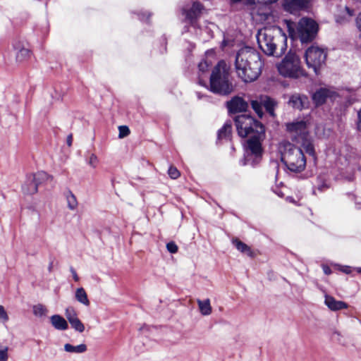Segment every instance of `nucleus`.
Here are the masks:
<instances>
[{
  "label": "nucleus",
  "mask_w": 361,
  "mask_h": 361,
  "mask_svg": "<svg viewBox=\"0 0 361 361\" xmlns=\"http://www.w3.org/2000/svg\"><path fill=\"white\" fill-rule=\"evenodd\" d=\"M355 25L358 31L361 33V12L355 18Z\"/></svg>",
  "instance_id": "obj_39"
},
{
  "label": "nucleus",
  "mask_w": 361,
  "mask_h": 361,
  "mask_svg": "<svg viewBox=\"0 0 361 361\" xmlns=\"http://www.w3.org/2000/svg\"><path fill=\"white\" fill-rule=\"evenodd\" d=\"M327 51L319 46L310 47L305 54L306 64L309 68H313L315 73L322 68L326 62Z\"/></svg>",
  "instance_id": "obj_9"
},
{
  "label": "nucleus",
  "mask_w": 361,
  "mask_h": 361,
  "mask_svg": "<svg viewBox=\"0 0 361 361\" xmlns=\"http://www.w3.org/2000/svg\"><path fill=\"white\" fill-rule=\"evenodd\" d=\"M215 27V25L210 23H207V25H204V28H200L201 33L200 34L202 35L203 33H205L207 35V38L212 37L213 35V29ZM207 37L204 38V39H206Z\"/></svg>",
  "instance_id": "obj_32"
},
{
  "label": "nucleus",
  "mask_w": 361,
  "mask_h": 361,
  "mask_svg": "<svg viewBox=\"0 0 361 361\" xmlns=\"http://www.w3.org/2000/svg\"><path fill=\"white\" fill-rule=\"evenodd\" d=\"M311 0H284V8L290 13L308 8Z\"/></svg>",
  "instance_id": "obj_17"
},
{
  "label": "nucleus",
  "mask_w": 361,
  "mask_h": 361,
  "mask_svg": "<svg viewBox=\"0 0 361 361\" xmlns=\"http://www.w3.org/2000/svg\"><path fill=\"white\" fill-rule=\"evenodd\" d=\"M281 161L287 169L295 173L305 169L306 159L302 150L290 142H284L280 147Z\"/></svg>",
  "instance_id": "obj_5"
},
{
  "label": "nucleus",
  "mask_w": 361,
  "mask_h": 361,
  "mask_svg": "<svg viewBox=\"0 0 361 361\" xmlns=\"http://www.w3.org/2000/svg\"><path fill=\"white\" fill-rule=\"evenodd\" d=\"M66 199L68 208L70 210H75L77 209L78 203L76 197L73 194L71 191L66 192Z\"/></svg>",
  "instance_id": "obj_28"
},
{
  "label": "nucleus",
  "mask_w": 361,
  "mask_h": 361,
  "mask_svg": "<svg viewBox=\"0 0 361 361\" xmlns=\"http://www.w3.org/2000/svg\"><path fill=\"white\" fill-rule=\"evenodd\" d=\"M288 103L293 108L302 110V109L307 108L309 99L305 95L295 94L290 97Z\"/></svg>",
  "instance_id": "obj_18"
},
{
  "label": "nucleus",
  "mask_w": 361,
  "mask_h": 361,
  "mask_svg": "<svg viewBox=\"0 0 361 361\" xmlns=\"http://www.w3.org/2000/svg\"><path fill=\"white\" fill-rule=\"evenodd\" d=\"M75 299L80 303L85 305H90V300L87 298V295L83 288H78L75 290Z\"/></svg>",
  "instance_id": "obj_27"
},
{
  "label": "nucleus",
  "mask_w": 361,
  "mask_h": 361,
  "mask_svg": "<svg viewBox=\"0 0 361 361\" xmlns=\"http://www.w3.org/2000/svg\"><path fill=\"white\" fill-rule=\"evenodd\" d=\"M233 244L235 245L236 249L242 253L247 255L249 257H252L254 256V252L251 250L250 247L244 243L243 242L234 239L233 240Z\"/></svg>",
  "instance_id": "obj_24"
},
{
  "label": "nucleus",
  "mask_w": 361,
  "mask_h": 361,
  "mask_svg": "<svg viewBox=\"0 0 361 361\" xmlns=\"http://www.w3.org/2000/svg\"><path fill=\"white\" fill-rule=\"evenodd\" d=\"M149 16H150V14H149V13H148V14H147V18H148Z\"/></svg>",
  "instance_id": "obj_50"
},
{
  "label": "nucleus",
  "mask_w": 361,
  "mask_h": 361,
  "mask_svg": "<svg viewBox=\"0 0 361 361\" xmlns=\"http://www.w3.org/2000/svg\"><path fill=\"white\" fill-rule=\"evenodd\" d=\"M13 48L17 51L16 54V59L18 63L27 61L33 55L32 51L30 49L25 47L20 42L14 44Z\"/></svg>",
  "instance_id": "obj_15"
},
{
  "label": "nucleus",
  "mask_w": 361,
  "mask_h": 361,
  "mask_svg": "<svg viewBox=\"0 0 361 361\" xmlns=\"http://www.w3.org/2000/svg\"><path fill=\"white\" fill-rule=\"evenodd\" d=\"M9 317L4 306L0 305V322L6 323L8 321Z\"/></svg>",
  "instance_id": "obj_34"
},
{
  "label": "nucleus",
  "mask_w": 361,
  "mask_h": 361,
  "mask_svg": "<svg viewBox=\"0 0 361 361\" xmlns=\"http://www.w3.org/2000/svg\"><path fill=\"white\" fill-rule=\"evenodd\" d=\"M247 103L241 97H235L227 102L228 111L231 113L245 111L247 109Z\"/></svg>",
  "instance_id": "obj_16"
},
{
  "label": "nucleus",
  "mask_w": 361,
  "mask_h": 361,
  "mask_svg": "<svg viewBox=\"0 0 361 361\" xmlns=\"http://www.w3.org/2000/svg\"><path fill=\"white\" fill-rule=\"evenodd\" d=\"M323 271H324V274L326 275H329L331 273V269L327 266L323 267Z\"/></svg>",
  "instance_id": "obj_44"
},
{
  "label": "nucleus",
  "mask_w": 361,
  "mask_h": 361,
  "mask_svg": "<svg viewBox=\"0 0 361 361\" xmlns=\"http://www.w3.org/2000/svg\"><path fill=\"white\" fill-rule=\"evenodd\" d=\"M87 345L85 344H80L78 345H73L70 343L64 345V350L68 353L80 354L87 351Z\"/></svg>",
  "instance_id": "obj_26"
},
{
  "label": "nucleus",
  "mask_w": 361,
  "mask_h": 361,
  "mask_svg": "<svg viewBox=\"0 0 361 361\" xmlns=\"http://www.w3.org/2000/svg\"><path fill=\"white\" fill-rule=\"evenodd\" d=\"M358 122H357V129L361 131V109L358 111Z\"/></svg>",
  "instance_id": "obj_42"
},
{
  "label": "nucleus",
  "mask_w": 361,
  "mask_h": 361,
  "mask_svg": "<svg viewBox=\"0 0 361 361\" xmlns=\"http://www.w3.org/2000/svg\"><path fill=\"white\" fill-rule=\"evenodd\" d=\"M356 269L357 272L361 273V268H357Z\"/></svg>",
  "instance_id": "obj_47"
},
{
  "label": "nucleus",
  "mask_w": 361,
  "mask_h": 361,
  "mask_svg": "<svg viewBox=\"0 0 361 361\" xmlns=\"http://www.w3.org/2000/svg\"><path fill=\"white\" fill-rule=\"evenodd\" d=\"M87 163L91 167L94 169L96 168L98 164L97 157L94 154H91L89 157Z\"/></svg>",
  "instance_id": "obj_36"
},
{
  "label": "nucleus",
  "mask_w": 361,
  "mask_h": 361,
  "mask_svg": "<svg viewBox=\"0 0 361 361\" xmlns=\"http://www.w3.org/2000/svg\"><path fill=\"white\" fill-rule=\"evenodd\" d=\"M355 16V10L348 6H340L335 16L336 23L345 24Z\"/></svg>",
  "instance_id": "obj_14"
},
{
  "label": "nucleus",
  "mask_w": 361,
  "mask_h": 361,
  "mask_svg": "<svg viewBox=\"0 0 361 361\" xmlns=\"http://www.w3.org/2000/svg\"><path fill=\"white\" fill-rule=\"evenodd\" d=\"M199 310L203 316L210 315L212 312V308L210 304L209 299H206L204 300L198 299L197 300Z\"/></svg>",
  "instance_id": "obj_23"
},
{
  "label": "nucleus",
  "mask_w": 361,
  "mask_h": 361,
  "mask_svg": "<svg viewBox=\"0 0 361 361\" xmlns=\"http://www.w3.org/2000/svg\"><path fill=\"white\" fill-rule=\"evenodd\" d=\"M268 4H265L264 5H259L257 6V9L254 10V12L256 13V15L259 16V20H266L271 15V8Z\"/></svg>",
  "instance_id": "obj_22"
},
{
  "label": "nucleus",
  "mask_w": 361,
  "mask_h": 361,
  "mask_svg": "<svg viewBox=\"0 0 361 361\" xmlns=\"http://www.w3.org/2000/svg\"><path fill=\"white\" fill-rule=\"evenodd\" d=\"M211 66V62H208L206 60H202L198 64V81L199 84L206 87L207 83L204 80V75L207 73L209 67Z\"/></svg>",
  "instance_id": "obj_21"
},
{
  "label": "nucleus",
  "mask_w": 361,
  "mask_h": 361,
  "mask_svg": "<svg viewBox=\"0 0 361 361\" xmlns=\"http://www.w3.org/2000/svg\"><path fill=\"white\" fill-rule=\"evenodd\" d=\"M261 101L263 102V107L271 116H274V108L276 102L267 96L261 95Z\"/></svg>",
  "instance_id": "obj_25"
},
{
  "label": "nucleus",
  "mask_w": 361,
  "mask_h": 361,
  "mask_svg": "<svg viewBox=\"0 0 361 361\" xmlns=\"http://www.w3.org/2000/svg\"><path fill=\"white\" fill-rule=\"evenodd\" d=\"M118 130H119V134H118L119 138H123L130 134V130H129L128 127L126 126H119Z\"/></svg>",
  "instance_id": "obj_35"
},
{
  "label": "nucleus",
  "mask_w": 361,
  "mask_h": 361,
  "mask_svg": "<svg viewBox=\"0 0 361 361\" xmlns=\"http://www.w3.org/2000/svg\"><path fill=\"white\" fill-rule=\"evenodd\" d=\"M264 4H273L276 2L278 0H262Z\"/></svg>",
  "instance_id": "obj_46"
},
{
  "label": "nucleus",
  "mask_w": 361,
  "mask_h": 361,
  "mask_svg": "<svg viewBox=\"0 0 361 361\" xmlns=\"http://www.w3.org/2000/svg\"><path fill=\"white\" fill-rule=\"evenodd\" d=\"M166 248L167 250L172 254L176 253L178 252V246L173 242L168 243L166 244Z\"/></svg>",
  "instance_id": "obj_38"
},
{
  "label": "nucleus",
  "mask_w": 361,
  "mask_h": 361,
  "mask_svg": "<svg viewBox=\"0 0 361 361\" xmlns=\"http://www.w3.org/2000/svg\"><path fill=\"white\" fill-rule=\"evenodd\" d=\"M336 97L337 94L334 90L321 87L312 94V99L316 106H320L324 104L327 99H334Z\"/></svg>",
  "instance_id": "obj_11"
},
{
  "label": "nucleus",
  "mask_w": 361,
  "mask_h": 361,
  "mask_svg": "<svg viewBox=\"0 0 361 361\" xmlns=\"http://www.w3.org/2000/svg\"><path fill=\"white\" fill-rule=\"evenodd\" d=\"M250 103L253 110L259 117H262L263 114V102L261 101V96L256 99H252Z\"/></svg>",
  "instance_id": "obj_30"
},
{
  "label": "nucleus",
  "mask_w": 361,
  "mask_h": 361,
  "mask_svg": "<svg viewBox=\"0 0 361 361\" xmlns=\"http://www.w3.org/2000/svg\"><path fill=\"white\" fill-rule=\"evenodd\" d=\"M351 267H348V266H344V267H341V271H342L343 272L345 273V274H350L351 272Z\"/></svg>",
  "instance_id": "obj_41"
},
{
  "label": "nucleus",
  "mask_w": 361,
  "mask_h": 361,
  "mask_svg": "<svg viewBox=\"0 0 361 361\" xmlns=\"http://www.w3.org/2000/svg\"><path fill=\"white\" fill-rule=\"evenodd\" d=\"M8 359V348H0V361H7Z\"/></svg>",
  "instance_id": "obj_37"
},
{
  "label": "nucleus",
  "mask_w": 361,
  "mask_h": 361,
  "mask_svg": "<svg viewBox=\"0 0 361 361\" xmlns=\"http://www.w3.org/2000/svg\"><path fill=\"white\" fill-rule=\"evenodd\" d=\"M71 274L73 275V278L75 280V281H79V277H78L76 271H75V269L71 268Z\"/></svg>",
  "instance_id": "obj_43"
},
{
  "label": "nucleus",
  "mask_w": 361,
  "mask_h": 361,
  "mask_svg": "<svg viewBox=\"0 0 361 361\" xmlns=\"http://www.w3.org/2000/svg\"><path fill=\"white\" fill-rule=\"evenodd\" d=\"M288 199L290 202H292V201H293V200H292V198H291V197H288Z\"/></svg>",
  "instance_id": "obj_49"
},
{
  "label": "nucleus",
  "mask_w": 361,
  "mask_h": 361,
  "mask_svg": "<svg viewBox=\"0 0 361 361\" xmlns=\"http://www.w3.org/2000/svg\"><path fill=\"white\" fill-rule=\"evenodd\" d=\"M257 39L259 48L269 56L280 57L287 49V37L277 26L260 29Z\"/></svg>",
  "instance_id": "obj_3"
},
{
  "label": "nucleus",
  "mask_w": 361,
  "mask_h": 361,
  "mask_svg": "<svg viewBox=\"0 0 361 361\" xmlns=\"http://www.w3.org/2000/svg\"><path fill=\"white\" fill-rule=\"evenodd\" d=\"M203 6L197 1L193 2L191 7H184L182 9V14L185 16V20L192 27H196V22L204 11Z\"/></svg>",
  "instance_id": "obj_10"
},
{
  "label": "nucleus",
  "mask_w": 361,
  "mask_h": 361,
  "mask_svg": "<svg viewBox=\"0 0 361 361\" xmlns=\"http://www.w3.org/2000/svg\"><path fill=\"white\" fill-rule=\"evenodd\" d=\"M65 315L71 327L76 331L82 333L85 331V326L78 317L75 310L73 307H68L65 311Z\"/></svg>",
  "instance_id": "obj_13"
},
{
  "label": "nucleus",
  "mask_w": 361,
  "mask_h": 361,
  "mask_svg": "<svg viewBox=\"0 0 361 361\" xmlns=\"http://www.w3.org/2000/svg\"><path fill=\"white\" fill-rule=\"evenodd\" d=\"M231 132V124L226 123L218 132V139L221 140L229 137Z\"/></svg>",
  "instance_id": "obj_31"
},
{
  "label": "nucleus",
  "mask_w": 361,
  "mask_h": 361,
  "mask_svg": "<svg viewBox=\"0 0 361 361\" xmlns=\"http://www.w3.org/2000/svg\"><path fill=\"white\" fill-rule=\"evenodd\" d=\"M51 325L57 330L65 331L68 329V324L66 320L59 314H54L50 317Z\"/></svg>",
  "instance_id": "obj_20"
},
{
  "label": "nucleus",
  "mask_w": 361,
  "mask_h": 361,
  "mask_svg": "<svg viewBox=\"0 0 361 361\" xmlns=\"http://www.w3.org/2000/svg\"><path fill=\"white\" fill-rule=\"evenodd\" d=\"M72 141H73V137H72V135H69L68 137H67V144L68 146H71L72 145Z\"/></svg>",
  "instance_id": "obj_45"
},
{
  "label": "nucleus",
  "mask_w": 361,
  "mask_h": 361,
  "mask_svg": "<svg viewBox=\"0 0 361 361\" xmlns=\"http://www.w3.org/2000/svg\"><path fill=\"white\" fill-rule=\"evenodd\" d=\"M168 174L173 179L178 178L180 175L179 171L175 166H171L169 167L168 170Z\"/></svg>",
  "instance_id": "obj_33"
},
{
  "label": "nucleus",
  "mask_w": 361,
  "mask_h": 361,
  "mask_svg": "<svg viewBox=\"0 0 361 361\" xmlns=\"http://www.w3.org/2000/svg\"><path fill=\"white\" fill-rule=\"evenodd\" d=\"M34 182L33 181H31L30 179L29 178V176H27V181L26 183L23 185V190H24V187H25V188H31L32 185H33Z\"/></svg>",
  "instance_id": "obj_40"
},
{
  "label": "nucleus",
  "mask_w": 361,
  "mask_h": 361,
  "mask_svg": "<svg viewBox=\"0 0 361 361\" xmlns=\"http://www.w3.org/2000/svg\"><path fill=\"white\" fill-rule=\"evenodd\" d=\"M226 41H225V40H224V41H223V46H226Z\"/></svg>",
  "instance_id": "obj_48"
},
{
  "label": "nucleus",
  "mask_w": 361,
  "mask_h": 361,
  "mask_svg": "<svg viewBox=\"0 0 361 361\" xmlns=\"http://www.w3.org/2000/svg\"><path fill=\"white\" fill-rule=\"evenodd\" d=\"M277 68L279 73L284 77L298 78L305 75V71L301 66L300 59L295 53L288 52L277 66Z\"/></svg>",
  "instance_id": "obj_7"
},
{
  "label": "nucleus",
  "mask_w": 361,
  "mask_h": 361,
  "mask_svg": "<svg viewBox=\"0 0 361 361\" xmlns=\"http://www.w3.org/2000/svg\"><path fill=\"white\" fill-rule=\"evenodd\" d=\"M33 314L37 317H44L48 314L47 308L42 304H37L32 307Z\"/></svg>",
  "instance_id": "obj_29"
},
{
  "label": "nucleus",
  "mask_w": 361,
  "mask_h": 361,
  "mask_svg": "<svg viewBox=\"0 0 361 361\" xmlns=\"http://www.w3.org/2000/svg\"><path fill=\"white\" fill-rule=\"evenodd\" d=\"M209 90L214 93L222 95L228 94L233 90L229 79V70L224 61H219L212 70Z\"/></svg>",
  "instance_id": "obj_4"
},
{
  "label": "nucleus",
  "mask_w": 361,
  "mask_h": 361,
  "mask_svg": "<svg viewBox=\"0 0 361 361\" xmlns=\"http://www.w3.org/2000/svg\"><path fill=\"white\" fill-rule=\"evenodd\" d=\"M324 304L331 311H338L348 307V305L346 302L337 300L333 296L326 294L324 295Z\"/></svg>",
  "instance_id": "obj_19"
},
{
  "label": "nucleus",
  "mask_w": 361,
  "mask_h": 361,
  "mask_svg": "<svg viewBox=\"0 0 361 361\" xmlns=\"http://www.w3.org/2000/svg\"><path fill=\"white\" fill-rule=\"evenodd\" d=\"M286 128L292 139L300 144L308 154L314 157V148L309 135L307 123L304 121L293 122L288 123Z\"/></svg>",
  "instance_id": "obj_6"
},
{
  "label": "nucleus",
  "mask_w": 361,
  "mask_h": 361,
  "mask_svg": "<svg viewBox=\"0 0 361 361\" xmlns=\"http://www.w3.org/2000/svg\"><path fill=\"white\" fill-rule=\"evenodd\" d=\"M297 34L302 43L314 40L319 31L318 23L310 18H302L296 26Z\"/></svg>",
  "instance_id": "obj_8"
},
{
  "label": "nucleus",
  "mask_w": 361,
  "mask_h": 361,
  "mask_svg": "<svg viewBox=\"0 0 361 361\" xmlns=\"http://www.w3.org/2000/svg\"><path fill=\"white\" fill-rule=\"evenodd\" d=\"M263 67L261 55L251 47H243L236 54L235 69L238 77L244 82L255 81Z\"/></svg>",
  "instance_id": "obj_2"
},
{
  "label": "nucleus",
  "mask_w": 361,
  "mask_h": 361,
  "mask_svg": "<svg viewBox=\"0 0 361 361\" xmlns=\"http://www.w3.org/2000/svg\"><path fill=\"white\" fill-rule=\"evenodd\" d=\"M238 135L242 137L250 136L246 142L243 165L257 164L262 156V141L264 137V126L250 115L241 114L235 118Z\"/></svg>",
  "instance_id": "obj_1"
},
{
  "label": "nucleus",
  "mask_w": 361,
  "mask_h": 361,
  "mask_svg": "<svg viewBox=\"0 0 361 361\" xmlns=\"http://www.w3.org/2000/svg\"><path fill=\"white\" fill-rule=\"evenodd\" d=\"M29 178L34 183L31 188L27 189L24 187V192L26 194H34L37 192L39 185L48 180L51 178V176L44 171H39L37 173L29 175Z\"/></svg>",
  "instance_id": "obj_12"
}]
</instances>
